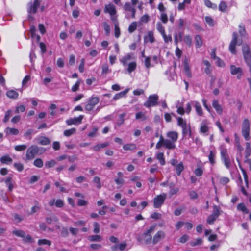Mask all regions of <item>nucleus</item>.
Masks as SVG:
<instances>
[{
  "label": "nucleus",
  "mask_w": 251,
  "mask_h": 251,
  "mask_svg": "<svg viewBox=\"0 0 251 251\" xmlns=\"http://www.w3.org/2000/svg\"><path fill=\"white\" fill-rule=\"evenodd\" d=\"M167 137L170 139H165L167 149L172 150L176 148L175 143L177 141L178 134L176 131H169L167 133Z\"/></svg>",
  "instance_id": "nucleus-1"
},
{
  "label": "nucleus",
  "mask_w": 251,
  "mask_h": 251,
  "mask_svg": "<svg viewBox=\"0 0 251 251\" xmlns=\"http://www.w3.org/2000/svg\"><path fill=\"white\" fill-rule=\"evenodd\" d=\"M45 151V150L42 148L40 149L36 145H32L28 148L26 151L25 154L26 159L28 160H32L38 153L41 154Z\"/></svg>",
  "instance_id": "nucleus-2"
},
{
  "label": "nucleus",
  "mask_w": 251,
  "mask_h": 251,
  "mask_svg": "<svg viewBox=\"0 0 251 251\" xmlns=\"http://www.w3.org/2000/svg\"><path fill=\"white\" fill-rule=\"evenodd\" d=\"M242 43V40H238L237 33L235 32L232 33V38L230 43L229 46V50L232 54L236 53V46L241 45Z\"/></svg>",
  "instance_id": "nucleus-3"
},
{
  "label": "nucleus",
  "mask_w": 251,
  "mask_h": 251,
  "mask_svg": "<svg viewBox=\"0 0 251 251\" xmlns=\"http://www.w3.org/2000/svg\"><path fill=\"white\" fill-rule=\"evenodd\" d=\"M250 122L248 119H245L242 124V134L246 141L250 140Z\"/></svg>",
  "instance_id": "nucleus-4"
},
{
  "label": "nucleus",
  "mask_w": 251,
  "mask_h": 251,
  "mask_svg": "<svg viewBox=\"0 0 251 251\" xmlns=\"http://www.w3.org/2000/svg\"><path fill=\"white\" fill-rule=\"evenodd\" d=\"M104 12L108 13L110 15L111 20L114 19L117 20V16L116 14V9L115 6L111 3L105 5L104 7Z\"/></svg>",
  "instance_id": "nucleus-5"
},
{
  "label": "nucleus",
  "mask_w": 251,
  "mask_h": 251,
  "mask_svg": "<svg viewBox=\"0 0 251 251\" xmlns=\"http://www.w3.org/2000/svg\"><path fill=\"white\" fill-rule=\"evenodd\" d=\"M40 5V0H34L33 1H30L27 4L28 13L30 14H35Z\"/></svg>",
  "instance_id": "nucleus-6"
},
{
  "label": "nucleus",
  "mask_w": 251,
  "mask_h": 251,
  "mask_svg": "<svg viewBox=\"0 0 251 251\" xmlns=\"http://www.w3.org/2000/svg\"><path fill=\"white\" fill-rule=\"evenodd\" d=\"M158 99L159 97L157 95H151L149 96L148 100L144 102V105L147 108L155 106L157 104Z\"/></svg>",
  "instance_id": "nucleus-7"
},
{
  "label": "nucleus",
  "mask_w": 251,
  "mask_h": 251,
  "mask_svg": "<svg viewBox=\"0 0 251 251\" xmlns=\"http://www.w3.org/2000/svg\"><path fill=\"white\" fill-rule=\"evenodd\" d=\"M155 227L156 225L151 226L146 232L143 234V236L144 237L145 242L146 244L152 242V238L151 234L154 231Z\"/></svg>",
  "instance_id": "nucleus-8"
},
{
  "label": "nucleus",
  "mask_w": 251,
  "mask_h": 251,
  "mask_svg": "<svg viewBox=\"0 0 251 251\" xmlns=\"http://www.w3.org/2000/svg\"><path fill=\"white\" fill-rule=\"evenodd\" d=\"M167 195L165 193L157 195L154 198L153 206L155 208H158L161 206L166 199Z\"/></svg>",
  "instance_id": "nucleus-9"
},
{
  "label": "nucleus",
  "mask_w": 251,
  "mask_h": 251,
  "mask_svg": "<svg viewBox=\"0 0 251 251\" xmlns=\"http://www.w3.org/2000/svg\"><path fill=\"white\" fill-rule=\"evenodd\" d=\"M100 101V99L97 97H91L88 100L87 104L85 106V109L87 111H91L93 110L96 105H97Z\"/></svg>",
  "instance_id": "nucleus-10"
},
{
  "label": "nucleus",
  "mask_w": 251,
  "mask_h": 251,
  "mask_svg": "<svg viewBox=\"0 0 251 251\" xmlns=\"http://www.w3.org/2000/svg\"><path fill=\"white\" fill-rule=\"evenodd\" d=\"M166 236L165 233L162 230L157 231L153 236L152 240L153 245H155L160 241L163 240Z\"/></svg>",
  "instance_id": "nucleus-11"
},
{
  "label": "nucleus",
  "mask_w": 251,
  "mask_h": 251,
  "mask_svg": "<svg viewBox=\"0 0 251 251\" xmlns=\"http://www.w3.org/2000/svg\"><path fill=\"white\" fill-rule=\"evenodd\" d=\"M230 73L232 75H237V77L238 79H240L242 75L243 71L242 69L240 67H236L234 65H231L230 67Z\"/></svg>",
  "instance_id": "nucleus-12"
},
{
  "label": "nucleus",
  "mask_w": 251,
  "mask_h": 251,
  "mask_svg": "<svg viewBox=\"0 0 251 251\" xmlns=\"http://www.w3.org/2000/svg\"><path fill=\"white\" fill-rule=\"evenodd\" d=\"M83 118V115H79L77 117L67 120L66 123L68 125L79 124L81 123Z\"/></svg>",
  "instance_id": "nucleus-13"
},
{
  "label": "nucleus",
  "mask_w": 251,
  "mask_h": 251,
  "mask_svg": "<svg viewBox=\"0 0 251 251\" xmlns=\"http://www.w3.org/2000/svg\"><path fill=\"white\" fill-rule=\"evenodd\" d=\"M124 9L126 11L131 12L132 18L134 19L135 18L136 9L132 6L129 2H126L125 4Z\"/></svg>",
  "instance_id": "nucleus-14"
},
{
  "label": "nucleus",
  "mask_w": 251,
  "mask_h": 251,
  "mask_svg": "<svg viewBox=\"0 0 251 251\" xmlns=\"http://www.w3.org/2000/svg\"><path fill=\"white\" fill-rule=\"evenodd\" d=\"M192 104L195 107L197 114L199 116L203 115V110L201 104L197 101H192Z\"/></svg>",
  "instance_id": "nucleus-15"
},
{
  "label": "nucleus",
  "mask_w": 251,
  "mask_h": 251,
  "mask_svg": "<svg viewBox=\"0 0 251 251\" xmlns=\"http://www.w3.org/2000/svg\"><path fill=\"white\" fill-rule=\"evenodd\" d=\"M212 106L214 108L217 113L221 115L223 113V108L222 106L219 104L218 100H214L212 101Z\"/></svg>",
  "instance_id": "nucleus-16"
},
{
  "label": "nucleus",
  "mask_w": 251,
  "mask_h": 251,
  "mask_svg": "<svg viewBox=\"0 0 251 251\" xmlns=\"http://www.w3.org/2000/svg\"><path fill=\"white\" fill-rule=\"evenodd\" d=\"M132 55L133 54L132 53H128L126 54L120 59V62L124 66H126L127 65L128 61L131 59Z\"/></svg>",
  "instance_id": "nucleus-17"
},
{
  "label": "nucleus",
  "mask_w": 251,
  "mask_h": 251,
  "mask_svg": "<svg viewBox=\"0 0 251 251\" xmlns=\"http://www.w3.org/2000/svg\"><path fill=\"white\" fill-rule=\"evenodd\" d=\"M4 132L5 134L7 135H17L19 131L18 129L15 128H11V127H6L5 129Z\"/></svg>",
  "instance_id": "nucleus-18"
},
{
  "label": "nucleus",
  "mask_w": 251,
  "mask_h": 251,
  "mask_svg": "<svg viewBox=\"0 0 251 251\" xmlns=\"http://www.w3.org/2000/svg\"><path fill=\"white\" fill-rule=\"evenodd\" d=\"M154 40L153 33L152 31H149L148 35L145 36L144 38V42L145 43H147L148 42L152 43L154 42Z\"/></svg>",
  "instance_id": "nucleus-19"
},
{
  "label": "nucleus",
  "mask_w": 251,
  "mask_h": 251,
  "mask_svg": "<svg viewBox=\"0 0 251 251\" xmlns=\"http://www.w3.org/2000/svg\"><path fill=\"white\" fill-rule=\"evenodd\" d=\"M112 22L114 24L115 36L116 38H118L120 35V29L119 27V22L118 20H116L114 19H112Z\"/></svg>",
  "instance_id": "nucleus-20"
},
{
  "label": "nucleus",
  "mask_w": 251,
  "mask_h": 251,
  "mask_svg": "<svg viewBox=\"0 0 251 251\" xmlns=\"http://www.w3.org/2000/svg\"><path fill=\"white\" fill-rule=\"evenodd\" d=\"M182 134L183 137H186L188 135L189 137L191 136L192 133L190 125L182 128Z\"/></svg>",
  "instance_id": "nucleus-21"
},
{
  "label": "nucleus",
  "mask_w": 251,
  "mask_h": 251,
  "mask_svg": "<svg viewBox=\"0 0 251 251\" xmlns=\"http://www.w3.org/2000/svg\"><path fill=\"white\" fill-rule=\"evenodd\" d=\"M216 154V151H215L211 150L209 151V154L208 155V159L210 162V163L213 165L215 164V157Z\"/></svg>",
  "instance_id": "nucleus-22"
},
{
  "label": "nucleus",
  "mask_w": 251,
  "mask_h": 251,
  "mask_svg": "<svg viewBox=\"0 0 251 251\" xmlns=\"http://www.w3.org/2000/svg\"><path fill=\"white\" fill-rule=\"evenodd\" d=\"M129 91V89H126L123 91L120 92L118 93H117L113 98V100H117L120 99L122 98L125 97L126 94Z\"/></svg>",
  "instance_id": "nucleus-23"
},
{
  "label": "nucleus",
  "mask_w": 251,
  "mask_h": 251,
  "mask_svg": "<svg viewBox=\"0 0 251 251\" xmlns=\"http://www.w3.org/2000/svg\"><path fill=\"white\" fill-rule=\"evenodd\" d=\"M6 95L7 97L12 99H16L19 96L18 93L16 91L13 90L8 91L6 92Z\"/></svg>",
  "instance_id": "nucleus-24"
},
{
  "label": "nucleus",
  "mask_w": 251,
  "mask_h": 251,
  "mask_svg": "<svg viewBox=\"0 0 251 251\" xmlns=\"http://www.w3.org/2000/svg\"><path fill=\"white\" fill-rule=\"evenodd\" d=\"M109 145V143L108 142H105L102 144H98L96 146H93L92 148V149L95 151H100L102 148H104L107 147Z\"/></svg>",
  "instance_id": "nucleus-25"
},
{
  "label": "nucleus",
  "mask_w": 251,
  "mask_h": 251,
  "mask_svg": "<svg viewBox=\"0 0 251 251\" xmlns=\"http://www.w3.org/2000/svg\"><path fill=\"white\" fill-rule=\"evenodd\" d=\"M184 167L182 162L176 166L175 170L177 176H180L182 172L184 170Z\"/></svg>",
  "instance_id": "nucleus-26"
},
{
  "label": "nucleus",
  "mask_w": 251,
  "mask_h": 251,
  "mask_svg": "<svg viewBox=\"0 0 251 251\" xmlns=\"http://www.w3.org/2000/svg\"><path fill=\"white\" fill-rule=\"evenodd\" d=\"M176 119L178 126L181 127V128L189 125L187 124L186 120L183 119L182 117H177Z\"/></svg>",
  "instance_id": "nucleus-27"
},
{
  "label": "nucleus",
  "mask_w": 251,
  "mask_h": 251,
  "mask_svg": "<svg viewBox=\"0 0 251 251\" xmlns=\"http://www.w3.org/2000/svg\"><path fill=\"white\" fill-rule=\"evenodd\" d=\"M209 127L205 125L202 124L201 126L200 132L204 135H207L208 134Z\"/></svg>",
  "instance_id": "nucleus-28"
},
{
  "label": "nucleus",
  "mask_w": 251,
  "mask_h": 251,
  "mask_svg": "<svg viewBox=\"0 0 251 251\" xmlns=\"http://www.w3.org/2000/svg\"><path fill=\"white\" fill-rule=\"evenodd\" d=\"M0 162L2 164H8L12 162V159L9 155H6L1 157Z\"/></svg>",
  "instance_id": "nucleus-29"
},
{
  "label": "nucleus",
  "mask_w": 251,
  "mask_h": 251,
  "mask_svg": "<svg viewBox=\"0 0 251 251\" xmlns=\"http://www.w3.org/2000/svg\"><path fill=\"white\" fill-rule=\"evenodd\" d=\"M12 233L13 235L17 237L23 238V239L25 237V232L22 230H14L12 231Z\"/></svg>",
  "instance_id": "nucleus-30"
},
{
  "label": "nucleus",
  "mask_w": 251,
  "mask_h": 251,
  "mask_svg": "<svg viewBox=\"0 0 251 251\" xmlns=\"http://www.w3.org/2000/svg\"><path fill=\"white\" fill-rule=\"evenodd\" d=\"M101 74L102 75H106L111 72V69L109 68L108 65L106 63L104 64L101 66Z\"/></svg>",
  "instance_id": "nucleus-31"
},
{
  "label": "nucleus",
  "mask_w": 251,
  "mask_h": 251,
  "mask_svg": "<svg viewBox=\"0 0 251 251\" xmlns=\"http://www.w3.org/2000/svg\"><path fill=\"white\" fill-rule=\"evenodd\" d=\"M164 141H165V139L162 135H161L160 137L159 141L157 143L156 145V148L157 149H159L163 146H165V148H167V146Z\"/></svg>",
  "instance_id": "nucleus-32"
},
{
  "label": "nucleus",
  "mask_w": 251,
  "mask_h": 251,
  "mask_svg": "<svg viewBox=\"0 0 251 251\" xmlns=\"http://www.w3.org/2000/svg\"><path fill=\"white\" fill-rule=\"evenodd\" d=\"M184 68L185 71L186 75H187V76L188 77H191V74L190 71L189 63L187 59H185V60L184 61Z\"/></svg>",
  "instance_id": "nucleus-33"
},
{
  "label": "nucleus",
  "mask_w": 251,
  "mask_h": 251,
  "mask_svg": "<svg viewBox=\"0 0 251 251\" xmlns=\"http://www.w3.org/2000/svg\"><path fill=\"white\" fill-rule=\"evenodd\" d=\"M137 66L136 63L135 62H131L128 64V67L127 68V71L129 74H130L133 71L135 70Z\"/></svg>",
  "instance_id": "nucleus-34"
},
{
  "label": "nucleus",
  "mask_w": 251,
  "mask_h": 251,
  "mask_svg": "<svg viewBox=\"0 0 251 251\" xmlns=\"http://www.w3.org/2000/svg\"><path fill=\"white\" fill-rule=\"evenodd\" d=\"M38 143L42 145H47L50 143V140L46 137H41L39 139Z\"/></svg>",
  "instance_id": "nucleus-35"
},
{
  "label": "nucleus",
  "mask_w": 251,
  "mask_h": 251,
  "mask_svg": "<svg viewBox=\"0 0 251 251\" xmlns=\"http://www.w3.org/2000/svg\"><path fill=\"white\" fill-rule=\"evenodd\" d=\"M137 27V23L136 22H132L130 25H129L128 31L130 33H132L134 32L135 30L136 29Z\"/></svg>",
  "instance_id": "nucleus-36"
},
{
  "label": "nucleus",
  "mask_w": 251,
  "mask_h": 251,
  "mask_svg": "<svg viewBox=\"0 0 251 251\" xmlns=\"http://www.w3.org/2000/svg\"><path fill=\"white\" fill-rule=\"evenodd\" d=\"M123 148V149L125 151H131L135 149L136 148V146L134 144H127L124 145Z\"/></svg>",
  "instance_id": "nucleus-37"
},
{
  "label": "nucleus",
  "mask_w": 251,
  "mask_h": 251,
  "mask_svg": "<svg viewBox=\"0 0 251 251\" xmlns=\"http://www.w3.org/2000/svg\"><path fill=\"white\" fill-rule=\"evenodd\" d=\"M156 158L159 160L161 165L165 164V161L164 157V153L163 152H159L156 155Z\"/></svg>",
  "instance_id": "nucleus-38"
},
{
  "label": "nucleus",
  "mask_w": 251,
  "mask_h": 251,
  "mask_svg": "<svg viewBox=\"0 0 251 251\" xmlns=\"http://www.w3.org/2000/svg\"><path fill=\"white\" fill-rule=\"evenodd\" d=\"M88 239L91 242H100L102 240V237L99 235H91L88 237Z\"/></svg>",
  "instance_id": "nucleus-39"
},
{
  "label": "nucleus",
  "mask_w": 251,
  "mask_h": 251,
  "mask_svg": "<svg viewBox=\"0 0 251 251\" xmlns=\"http://www.w3.org/2000/svg\"><path fill=\"white\" fill-rule=\"evenodd\" d=\"M196 48H200L202 46V40L200 35H196L195 38Z\"/></svg>",
  "instance_id": "nucleus-40"
},
{
  "label": "nucleus",
  "mask_w": 251,
  "mask_h": 251,
  "mask_svg": "<svg viewBox=\"0 0 251 251\" xmlns=\"http://www.w3.org/2000/svg\"><path fill=\"white\" fill-rule=\"evenodd\" d=\"M220 214V208L219 207L214 205L213 206V211L212 213L211 214L215 218H217Z\"/></svg>",
  "instance_id": "nucleus-41"
},
{
  "label": "nucleus",
  "mask_w": 251,
  "mask_h": 251,
  "mask_svg": "<svg viewBox=\"0 0 251 251\" xmlns=\"http://www.w3.org/2000/svg\"><path fill=\"white\" fill-rule=\"evenodd\" d=\"M76 132V129L75 128H72L70 129L66 130L64 131V135L67 137H69L75 133Z\"/></svg>",
  "instance_id": "nucleus-42"
},
{
  "label": "nucleus",
  "mask_w": 251,
  "mask_h": 251,
  "mask_svg": "<svg viewBox=\"0 0 251 251\" xmlns=\"http://www.w3.org/2000/svg\"><path fill=\"white\" fill-rule=\"evenodd\" d=\"M157 30L162 35L165 33V29L162 24L160 22H158L156 24Z\"/></svg>",
  "instance_id": "nucleus-43"
},
{
  "label": "nucleus",
  "mask_w": 251,
  "mask_h": 251,
  "mask_svg": "<svg viewBox=\"0 0 251 251\" xmlns=\"http://www.w3.org/2000/svg\"><path fill=\"white\" fill-rule=\"evenodd\" d=\"M33 164L38 168H42L43 166L44 163L41 158H37L34 161Z\"/></svg>",
  "instance_id": "nucleus-44"
},
{
  "label": "nucleus",
  "mask_w": 251,
  "mask_h": 251,
  "mask_svg": "<svg viewBox=\"0 0 251 251\" xmlns=\"http://www.w3.org/2000/svg\"><path fill=\"white\" fill-rule=\"evenodd\" d=\"M135 118L136 119H141L144 121L147 119V117L145 114L142 112H139L136 114Z\"/></svg>",
  "instance_id": "nucleus-45"
},
{
  "label": "nucleus",
  "mask_w": 251,
  "mask_h": 251,
  "mask_svg": "<svg viewBox=\"0 0 251 251\" xmlns=\"http://www.w3.org/2000/svg\"><path fill=\"white\" fill-rule=\"evenodd\" d=\"M221 159L224 162L225 166L227 168H229L230 167L231 163L229 156L222 158Z\"/></svg>",
  "instance_id": "nucleus-46"
},
{
  "label": "nucleus",
  "mask_w": 251,
  "mask_h": 251,
  "mask_svg": "<svg viewBox=\"0 0 251 251\" xmlns=\"http://www.w3.org/2000/svg\"><path fill=\"white\" fill-rule=\"evenodd\" d=\"M245 153L246 158L249 156L251 154V147L250 144L249 142H247L246 144Z\"/></svg>",
  "instance_id": "nucleus-47"
},
{
  "label": "nucleus",
  "mask_w": 251,
  "mask_h": 251,
  "mask_svg": "<svg viewBox=\"0 0 251 251\" xmlns=\"http://www.w3.org/2000/svg\"><path fill=\"white\" fill-rule=\"evenodd\" d=\"M12 110H7L5 113L3 122L4 123H6L7 122H8L9 120L10 116L12 115Z\"/></svg>",
  "instance_id": "nucleus-48"
},
{
  "label": "nucleus",
  "mask_w": 251,
  "mask_h": 251,
  "mask_svg": "<svg viewBox=\"0 0 251 251\" xmlns=\"http://www.w3.org/2000/svg\"><path fill=\"white\" fill-rule=\"evenodd\" d=\"M245 62L248 66L251 64V53L243 55Z\"/></svg>",
  "instance_id": "nucleus-49"
},
{
  "label": "nucleus",
  "mask_w": 251,
  "mask_h": 251,
  "mask_svg": "<svg viewBox=\"0 0 251 251\" xmlns=\"http://www.w3.org/2000/svg\"><path fill=\"white\" fill-rule=\"evenodd\" d=\"M237 209L246 213H248L249 212V211L244 203L238 204L237 205Z\"/></svg>",
  "instance_id": "nucleus-50"
},
{
  "label": "nucleus",
  "mask_w": 251,
  "mask_h": 251,
  "mask_svg": "<svg viewBox=\"0 0 251 251\" xmlns=\"http://www.w3.org/2000/svg\"><path fill=\"white\" fill-rule=\"evenodd\" d=\"M220 154L221 156V158L229 156L227 154V149L225 148L221 147L220 148Z\"/></svg>",
  "instance_id": "nucleus-51"
},
{
  "label": "nucleus",
  "mask_w": 251,
  "mask_h": 251,
  "mask_svg": "<svg viewBox=\"0 0 251 251\" xmlns=\"http://www.w3.org/2000/svg\"><path fill=\"white\" fill-rule=\"evenodd\" d=\"M227 8V5L224 1H221L219 5V9L221 12H224Z\"/></svg>",
  "instance_id": "nucleus-52"
},
{
  "label": "nucleus",
  "mask_w": 251,
  "mask_h": 251,
  "mask_svg": "<svg viewBox=\"0 0 251 251\" xmlns=\"http://www.w3.org/2000/svg\"><path fill=\"white\" fill-rule=\"evenodd\" d=\"M229 181V179L227 177H222L219 178V183L223 185H226L228 183Z\"/></svg>",
  "instance_id": "nucleus-53"
},
{
  "label": "nucleus",
  "mask_w": 251,
  "mask_h": 251,
  "mask_svg": "<svg viewBox=\"0 0 251 251\" xmlns=\"http://www.w3.org/2000/svg\"><path fill=\"white\" fill-rule=\"evenodd\" d=\"M203 172L202 169L199 167L194 170V173L197 176H201L203 174Z\"/></svg>",
  "instance_id": "nucleus-54"
},
{
  "label": "nucleus",
  "mask_w": 251,
  "mask_h": 251,
  "mask_svg": "<svg viewBox=\"0 0 251 251\" xmlns=\"http://www.w3.org/2000/svg\"><path fill=\"white\" fill-rule=\"evenodd\" d=\"M94 229L93 232L94 233L98 234L100 231V226L98 222H94L93 224Z\"/></svg>",
  "instance_id": "nucleus-55"
},
{
  "label": "nucleus",
  "mask_w": 251,
  "mask_h": 251,
  "mask_svg": "<svg viewBox=\"0 0 251 251\" xmlns=\"http://www.w3.org/2000/svg\"><path fill=\"white\" fill-rule=\"evenodd\" d=\"M183 40L187 46H191L192 44V38L190 35L185 36Z\"/></svg>",
  "instance_id": "nucleus-56"
},
{
  "label": "nucleus",
  "mask_w": 251,
  "mask_h": 251,
  "mask_svg": "<svg viewBox=\"0 0 251 251\" xmlns=\"http://www.w3.org/2000/svg\"><path fill=\"white\" fill-rule=\"evenodd\" d=\"M149 20V16H148V15H144L141 17L139 23L140 25H141L142 23H146L148 22Z\"/></svg>",
  "instance_id": "nucleus-57"
},
{
  "label": "nucleus",
  "mask_w": 251,
  "mask_h": 251,
  "mask_svg": "<svg viewBox=\"0 0 251 251\" xmlns=\"http://www.w3.org/2000/svg\"><path fill=\"white\" fill-rule=\"evenodd\" d=\"M26 148H27V146L25 145H17V146H15L14 147L15 150L18 151H24Z\"/></svg>",
  "instance_id": "nucleus-58"
},
{
  "label": "nucleus",
  "mask_w": 251,
  "mask_h": 251,
  "mask_svg": "<svg viewBox=\"0 0 251 251\" xmlns=\"http://www.w3.org/2000/svg\"><path fill=\"white\" fill-rule=\"evenodd\" d=\"M38 244L39 245H48L50 246L51 245V242L47 239H40L38 241Z\"/></svg>",
  "instance_id": "nucleus-59"
},
{
  "label": "nucleus",
  "mask_w": 251,
  "mask_h": 251,
  "mask_svg": "<svg viewBox=\"0 0 251 251\" xmlns=\"http://www.w3.org/2000/svg\"><path fill=\"white\" fill-rule=\"evenodd\" d=\"M80 84V81L77 80L76 82L72 86L71 90L73 92H76L78 90Z\"/></svg>",
  "instance_id": "nucleus-60"
},
{
  "label": "nucleus",
  "mask_w": 251,
  "mask_h": 251,
  "mask_svg": "<svg viewBox=\"0 0 251 251\" xmlns=\"http://www.w3.org/2000/svg\"><path fill=\"white\" fill-rule=\"evenodd\" d=\"M56 162L54 160H51L50 161H47L45 163L46 167L50 168L55 166Z\"/></svg>",
  "instance_id": "nucleus-61"
},
{
  "label": "nucleus",
  "mask_w": 251,
  "mask_h": 251,
  "mask_svg": "<svg viewBox=\"0 0 251 251\" xmlns=\"http://www.w3.org/2000/svg\"><path fill=\"white\" fill-rule=\"evenodd\" d=\"M242 52L243 54H246L248 53H251V51L249 47L246 45H244L242 47Z\"/></svg>",
  "instance_id": "nucleus-62"
},
{
  "label": "nucleus",
  "mask_w": 251,
  "mask_h": 251,
  "mask_svg": "<svg viewBox=\"0 0 251 251\" xmlns=\"http://www.w3.org/2000/svg\"><path fill=\"white\" fill-rule=\"evenodd\" d=\"M14 166L19 172L22 171L24 169V166L22 163H15L14 164Z\"/></svg>",
  "instance_id": "nucleus-63"
},
{
  "label": "nucleus",
  "mask_w": 251,
  "mask_h": 251,
  "mask_svg": "<svg viewBox=\"0 0 251 251\" xmlns=\"http://www.w3.org/2000/svg\"><path fill=\"white\" fill-rule=\"evenodd\" d=\"M160 20L163 23H167L168 22V16L165 13H162L160 15Z\"/></svg>",
  "instance_id": "nucleus-64"
}]
</instances>
